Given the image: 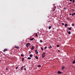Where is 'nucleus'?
<instances>
[{"mask_svg": "<svg viewBox=\"0 0 75 75\" xmlns=\"http://www.w3.org/2000/svg\"><path fill=\"white\" fill-rule=\"evenodd\" d=\"M49 48H52V47L51 46H50V47H49Z\"/></svg>", "mask_w": 75, "mask_h": 75, "instance_id": "7c9ffc66", "label": "nucleus"}, {"mask_svg": "<svg viewBox=\"0 0 75 75\" xmlns=\"http://www.w3.org/2000/svg\"><path fill=\"white\" fill-rule=\"evenodd\" d=\"M23 66H22L21 68V71H23Z\"/></svg>", "mask_w": 75, "mask_h": 75, "instance_id": "1a4fd4ad", "label": "nucleus"}, {"mask_svg": "<svg viewBox=\"0 0 75 75\" xmlns=\"http://www.w3.org/2000/svg\"><path fill=\"white\" fill-rule=\"evenodd\" d=\"M30 45V43H28L26 46V47H28Z\"/></svg>", "mask_w": 75, "mask_h": 75, "instance_id": "f03ea898", "label": "nucleus"}, {"mask_svg": "<svg viewBox=\"0 0 75 75\" xmlns=\"http://www.w3.org/2000/svg\"><path fill=\"white\" fill-rule=\"evenodd\" d=\"M71 13H70V14H69V15H71Z\"/></svg>", "mask_w": 75, "mask_h": 75, "instance_id": "79ce46f5", "label": "nucleus"}, {"mask_svg": "<svg viewBox=\"0 0 75 75\" xmlns=\"http://www.w3.org/2000/svg\"><path fill=\"white\" fill-rule=\"evenodd\" d=\"M7 49H5L4 50V52H5V51H7Z\"/></svg>", "mask_w": 75, "mask_h": 75, "instance_id": "6e6552de", "label": "nucleus"}, {"mask_svg": "<svg viewBox=\"0 0 75 75\" xmlns=\"http://www.w3.org/2000/svg\"><path fill=\"white\" fill-rule=\"evenodd\" d=\"M24 70H26V68H25L24 69Z\"/></svg>", "mask_w": 75, "mask_h": 75, "instance_id": "58836bf2", "label": "nucleus"}, {"mask_svg": "<svg viewBox=\"0 0 75 75\" xmlns=\"http://www.w3.org/2000/svg\"><path fill=\"white\" fill-rule=\"evenodd\" d=\"M38 67L39 68H40V67H41V65H39L38 66Z\"/></svg>", "mask_w": 75, "mask_h": 75, "instance_id": "dca6fc26", "label": "nucleus"}, {"mask_svg": "<svg viewBox=\"0 0 75 75\" xmlns=\"http://www.w3.org/2000/svg\"><path fill=\"white\" fill-rule=\"evenodd\" d=\"M41 50L42 51H43V48H42V47H41Z\"/></svg>", "mask_w": 75, "mask_h": 75, "instance_id": "bb28decb", "label": "nucleus"}, {"mask_svg": "<svg viewBox=\"0 0 75 75\" xmlns=\"http://www.w3.org/2000/svg\"><path fill=\"white\" fill-rule=\"evenodd\" d=\"M1 62V60L0 59V62Z\"/></svg>", "mask_w": 75, "mask_h": 75, "instance_id": "c03bdc74", "label": "nucleus"}, {"mask_svg": "<svg viewBox=\"0 0 75 75\" xmlns=\"http://www.w3.org/2000/svg\"><path fill=\"white\" fill-rule=\"evenodd\" d=\"M55 10V9H54L53 11H54Z\"/></svg>", "mask_w": 75, "mask_h": 75, "instance_id": "a18cd8bd", "label": "nucleus"}, {"mask_svg": "<svg viewBox=\"0 0 75 75\" xmlns=\"http://www.w3.org/2000/svg\"><path fill=\"white\" fill-rule=\"evenodd\" d=\"M35 58H36V59H38V57H37V56H35Z\"/></svg>", "mask_w": 75, "mask_h": 75, "instance_id": "2eb2a0df", "label": "nucleus"}, {"mask_svg": "<svg viewBox=\"0 0 75 75\" xmlns=\"http://www.w3.org/2000/svg\"><path fill=\"white\" fill-rule=\"evenodd\" d=\"M71 3H68V4H71Z\"/></svg>", "mask_w": 75, "mask_h": 75, "instance_id": "c9c22d12", "label": "nucleus"}, {"mask_svg": "<svg viewBox=\"0 0 75 75\" xmlns=\"http://www.w3.org/2000/svg\"><path fill=\"white\" fill-rule=\"evenodd\" d=\"M58 52H60V50H59L58 51Z\"/></svg>", "mask_w": 75, "mask_h": 75, "instance_id": "ea45409f", "label": "nucleus"}, {"mask_svg": "<svg viewBox=\"0 0 75 75\" xmlns=\"http://www.w3.org/2000/svg\"><path fill=\"white\" fill-rule=\"evenodd\" d=\"M73 15H75V13H73Z\"/></svg>", "mask_w": 75, "mask_h": 75, "instance_id": "e433bc0d", "label": "nucleus"}, {"mask_svg": "<svg viewBox=\"0 0 75 75\" xmlns=\"http://www.w3.org/2000/svg\"><path fill=\"white\" fill-rule=\"evenodd\" d=\"M72 25L73 26H74V24L73 23V24H72Z\"/></svg>", "mask_w": 75, "mask_h": 75, "instance_id": "c756f323", "label": "nucleus"}, {"mask_svg": "<svg viewBox=\"0 0 75 75\" xmlns=\"http://www.w3.org/2000/svg\"><path fill=\"white\" fill-rule=\"evenodd\" d=\"M62 25H64V23H62Z\"/></svg>", "mask_w": 75, "mask_h": 75, "instance_id": "2f4dec72", "label": "nucleus"}, {"mask_svg": "<svg viewBox=\"0 0 75 75\" xmlns=\"http://www.w3.org/2000/svg\"><path fill=\"white\" fill-rule=\"evenodd\" d=\"M23 67H25V66H23Z\"/></svg>", "mask_w": 75, "mask_h": 75, "instance_id": "37998d69", "label": "nucleus"}, {"mask_svg": "<svg viewBox=\"0 0 75 75\" xmlns=\"http://www.w3.org/2000/svg\"><path fill=\"white\" fill-rule=\"evenodd\" d=\"M74 2H75V1H74V0H73L72 3H74Z\"/></svg>", "mask_w": 75, "mask_h": 75, "instance_id": "cd10ccee", "label": "nucleus"}, {"mask_svg": "<svg viewBox=\"0 0 75 75\" xmlns=\"http://www.w3.org/2000/svg\"><path fill=\"white\" fill-rule=\"evenodd\" d=\"M8 69L6 68V70H8Z\"/></svg>", "mask_w": 75, "mask_h": 75, "instance_id": "72a5a7b5", "label": "nucleus"}, {"mask_svg": "<svg viewBox=\"0 0 75 75\" xmlns=\"http://www.w3.org/2000/svg\"><path fill=\"white\" fill-rule=\"evenodd\" d=\"M67 20H69V18H67Z\"/></svg>", "mask_w": 75, "mask_h": 75, "instance_id": "4c0bfd02", "label": "nucleus"}, {"mask_svg": "<svg viewBox=\"0 0 75 75\" xmlns=\"http://www.w3.org/2000/svg\"><path fill=\"white\" fill-rule=\"evenodd\" d=\"M51 26H49V27H48V28H49V29H51Z\"/></svg>", "mask_w": 75, "mask_h": 75, "instance_id": "a211bd4d", "label": "nucleus"}, {"mask_svg": "<svg viewBox=\"0 0 75 75\" xmlns=\"http://www.w3.org/2000/svg\"><path fill=\"white\" fill-rule=\"evenodd\" d=\"M67 25H68V24H65L64 25V26H65V27H67Z\"/></svg>", "mask_w": 75, "mask_h": 75, "instance_id": "9d476101", "label": "nucleus"}, {"mask_svg": "<svg viewBox=\"0 0 75 75\" xmlns=\"http://www.w3.org/2000/svg\"><path fill=\"white\" fill-rule=\"evenodd\" d=\"M62 72L61 71H59L58 72V74H62Z\"/></svg>", "mask_w": 75, "mask_h": 75, "instance_id": "7ed1b4c3", "label": "nucleus"}, {"mask_svg": "<svg viewBox=\"0 0 75 75\" xmlns=\"http://www.w3.org/2000/svg\"><path fill=\"white\" fill-rule=\"evenodd\" d=\"M47 46H45V48H44V49H47Z\"/></svg>", "mask_w": 75, "mask_h": 75, "instance_id": "4be33fe9", "label": "nucleus"}, {"mask_svg": "<svg viewBox=\"0 0 75 75\" xmlns=\"http://www.w3.org/2000/svg\"><path fill=\"white\" fill-rule=\"evenodd\" d=\"M70 1H72L73 0H69Z\"/></svg>", "mask_w": 75, "mask_h": 75, "instance_id": "f704fd0d", "label": "nucleus"}, {"mask_svg": "<svg viewBox=\"0 0 75 75\" xmlns=\"http://www.w3.org/2000/svg\"><path fill=\"white\" fill-rule=\"evenodd\" d=\"M33 55L32 54H31L30 55V57H33Z\"/></svg>", "mask_w": 75, "mask_h": 75, "instance_id": "9b49d317", "label": "nucleus"}, {"mask_svg": "<svg viewBox=\"0 0 75 75\" xmlns=\"http://www.w3.org/2000/svg\"><path fill=\"white\" fill-rule=\"evenodd\" d=\"M68 29H69V30H72V29L71 28H68Z\"/></svg>", "mask_w": 75, "mask_h": 75, "instance_id": "4468645a", "label": "nucleus"}, {"mask_svg": "<svg viewBox=\"0 0 75 75\" xmlns=\"http://www.w3.org/2000/svg\"><path fill=\"white\" fill-rule=\"evenodd\" d=\"M35 37H37V36H38V35H37V33L35 34Z\"/></svg>", "mask_w": 75, "mask_h": 75, "instance_id": "6ab92c4d", "label": "nucleus"}, {"mask_svg": "<svg viewBox=\"0 0 75 75\" xmlns=\"http://www.w3.org/2000/svg\"><path fill=\"white\" fill-rule=\"evenodd\" d=\"M59 47V45H57V47Z\"/></svg>", "mask_w": 75, "mask_h": 75, "instance_id": "b1692460", "label": "nucleus"}, {"mask_svg": "<svg viewBox=\"0 0 75 75\" xmlns=\"http://www.w3.org/2000/svg\"><path fill=\"white\" fill-rule=\"evenodd\" d=\"M31 52H30L29 53V54H31Z\"/></svg>", "mask_w": 75, "mask_h": 75, "instance_id": "a19ab883", "label": "nucleus"}, {"mask_svg": "<svg viewBox=\"0 0 75 75\" xmlns=\"http://www.w3.org/2000/svg\"><path fill=\"white\" fill-rule=\"evenodd\" d=\"M24 58H22V61H24Z\"/></svg>", "mask_w": 75, "mask_h": 75, "instance_id": "aec40b11", "label": "nucleus"}, {"mask_svg": "<svg viewBox=\"0 0 75 75\" xmlns=\"http://www.w3.org/2000/svg\"><path fill=\"white\" fill-rule=\"evenodd\" d=\"M74 15L73 13H72V16H74Z\"/></svg>", "mask_w": 75, "mask_h": 75, "instance_id": "473e14b6", "label": "nucleus"}, {"mask_svg": "<svg viewBox=\"0 0 75 75\" xmlns=\"http://www.w3.org/2000/svg\"><path fill=\"white\" fill-rule=\"evenodd\" d=\"M35 52L36 53V54H38V51H37V50H35Z\"/></svg>", "mask_w": 75, "mask_h": 75, "instance_id": "39448f33", "label": "nucleus"}, {"mask_svg": "<svg viewBox=\"0 0 75 75\" xmlns=\"http://www.w3.org/2000/svg\"><path fill=\"white\" fill-rule=\"evenodd\" d=\"M74 6H75V5H74Z\"/></svg>", "mask_w": 75, "mask_h": 75, "instance_id": "49530a36", "label": "nucleus"}, {"mask_svg": "<svg viewBox=\"0 0 75 75\" xmlns=\"http://www.w3.org/2000/svg\"><path fill=\"white\" fill-rule=\"evenodd\" d=\"M18 67H17L16 68V69H18Z\"/></svg>", "mask_w": 75, "mask_h": 75, "instance_id": "c85d7f7f", "label": "nucleus"}, {"mask_svg": "<svg viewBox=\"0 0 75 75\" xmlns=\"http://www.w3.org/2000/svg\"><path fill=\"white\" fill-rule=\"evenodd\" d=\"M72 11H75V10H74V9H72Z\"/></svg>", "mask_w": 75, "mask_h": 75, "instance_id": "a878e982", "label": "nucleus"}, {"mask_svg": "<svg viewBox=\"0 0 75 75\" xmlns=\"http://www.w3.org/2000/svg\"><path fill=\"white\" fill-rule=\"evenodd\" d=\"M31 59V58L30 57H28V59Z\"/></svg>", "mask_w": 75, "mask_h": 75, "instance_id": "f3484780", "label": "nucleus"}, {"mask_svg": "<svg viewBox=\"0 0 75 75\" xmlns=\"http://www.w3.org/2000/svg\"><path fill=\"white\" fill-rule=\"evenodd\" d=\"M15 48H17V49H18L19 48V46H15Z\"/></svg>", "mask_w": 75, "mask_h": 75, "instance_id": "0eeeda50", "label": "nucleus"}, {"mask_svg": "<svg viewBox=\"0 0 75 75\" xmlns=\"http://www.w3.org/2000/svg\"><path fill=\"white\" fill-rule=\"evenodd\" d=\"M72 64H75V60H74L72 62Z\"/></svg>", "mask_w": 75, "mask_h": 75, "instance_id": "f8f14e48", "label": "nucleus"}, {"mask_svg": "<svg viewBox=\"0 0 75 75\" xmlns=\"http://www.w3.org/2000/svg\"><path fill=\"white\" fill-rule=\"evenodd\" d=\"M45 52H44L42 54V58H43L45 57Z\"/></svg>", "mask_w": 75, "mask_h": 75, "instance_id": "f257e3e1", "label": "nucleus"}, {"mask_svg": "<svg viewBox=\"0 0 75 75\" xmlns=\"http://www.w3.org/2000/svg\"><path fill=\"white\" fill-rule=\"evenodd\" d=\"M21 55L22 57H23V56H24V55H23V54H21Z\"/></svg>", "mask_w": 75, "mask_h": 75, "instance_id": "393cba45", "label": "nucleus"}, {"mask_svg": "<svg viewBox=\"0 0 75 75\" xmlns=\"http://www.w3.org/2000/svg\"><path fill=\"white\" fill-rule=\"evenodd\" d=\"M68 34H71V32L69 31L68 32Z\"/></svg>", "mask_w": 75, "mask_h": 75, "instance_id": "5701e85b", "label": "nucleus"}, {"mask_svg": "<svg viewBox=\"0 0 75 75\" xmlns=\"http://www.w3.org/2000/svg\"><path fill=\"white\" fill-rule=\"evenodd\" d=\"M34 38H32L30 39V40L33 41V40H34Z\"/></svg>", "mask_w": 75, "mask_h": 75, "instance_id": "ddd939ff", "label": "nucleus"}, {"mask_svg": "<svg viewBox=\"0 0 75 75\" xmlns=\"http://www.w3.org/2000/svg\"><path fill=\"white\" fill-rule=\"evenodd\" d=\"M40 42H42V40H40Z\"/></svg>", "mask_w": 75, "mask_h": 75, "instance_id": "412c9836", "label": "nucleus"}, {"mask_svg": "<svg viewBox=\"0 0 75 75\" xmlns=\"http://www.w3.org/2000/svg\"><path fill=\"white\" fill-rule=\"evenodd\" d=\"M62 70H64V69H65V66H63L62 67Z\"/></svg>", "mask_w": 75, "mask_h": 75, "instance_id": "423d86ee", "label": "nucleus"}, {"mask_svg": "<svg viewBox=\"0 0 75 75\" xmlns=\"http://www.w3.org/2000/svg\"><path fill=\"white\" fill-rule=\"evenodd\" d=\"M34 48H35V46H33L31 47V50H33L34 49Z\"/></svg>", "mask_w": 75, "mask_h": 75, "instance_id": "20e7f679", "label": "nucleus"}]
</instances>
